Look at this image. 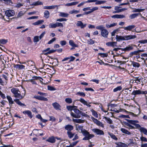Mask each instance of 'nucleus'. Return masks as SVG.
Returning a JSON list of instances; mask_svg holds the SVG:
<instances>
[{"label":"nucleus","instance_id":"nucleus-1","mask_svg":"<svg viewBox=\"0 0 147 147\" xmlns=\"http://www.w3.org/2000/svg\"><path fill=\"white\" fill-rule=\"evenodd\" d=\"M129 121L130 123L134 125L136 128L139 129L140 128V130L141 132L147 135V130L144 127H141L139 124H136L137 123H139L138 121Z\"/></svg>","mask_w":147,"mask_h":147},{"label":"nucleus","instance_id":"nucleus-2","mask_svg":"<svg viewBox=\"0 0 147 147\" xmlns=\"http://www.w3.org/2000/svg\"><path fill=\"white\" fill-rule=\"evenodd\" d=\"M84 137L82 139L83 140H89L90 139L94 137V135L90 134L86 130L82 134Z\"/></svg>","mask_w":147,"mask_h":147},{"label":"nucleus","instance_id":"nucleus-3","mask_svg":"<svg viewBox=\"0 0 147 147\" xmlns=\"http://www.w3.org/2000/svg\"><path fill=\"white\" fill-rule=\"evenodd\" d=\"M74 111L75 113L71 112V115L74 118H80L81 117V111L76 109H74Z\"/></svg>","mask_w":147,"mask_h":147},{"label":"nucleus","instance_id":"nucleus-4","mask_svg":"<svg viewBox=\"0 0 147 147\" xmlns=\"http://www.w3.org/2000/svg\"><path fill=\"white\" fill-rule=\"evenodd\" d=\"M5 14L6 16L9 17L14 16L15 13L13 10H8L5 11Z\"/></svg>","mask_w":147,"mask_h":147},{"label":"nucleus","instance_id":"nucleus-5","mask_svg":"<svg viewBox=\"0 0 147 147\" xmlns=\"http://www.w3.org/2000/svg\"><path fill=\"white\" fill-rule=\"evenodd\" d=\"M121 7L120 6H115V7L114 9L115 10V11H113V13H119L123 11L126 9H127L125 8H123L121 9H119Z\"/></svg>","mask_w":147,"mask_h":147},{"label":"nucleus","instance_id":"nucleus-6","mask_svg":"<svg viewBox=\"0 0 147 147\" xmlns=\"http://www.w3.org/2000/svg\"><path fill=\"white\" fill-rule=\"evenodd\" d=\"M125 120L127 122H125V124L126 125L128 126L129 127V128H128L127 127H125L127 129H135V128L133 126L131 125L130 124L133 125V124L129 122V121H137L136 120H132L130 119H125Z\"/></svg>","mask_w":147,"mask_h":147},{"label":"nucleus","instance_id":"nucleus-7","mask_svg":"<svg viewBox=\"0 0 147 147\" xmlns=\"http://www.w3.org/2000/svg\"><path fill=\"white\" fill-rule=\"evenodd\" d=\"M92 131L97 135H104V131L99 129L95 128L92 129Z\"/></svg>","mask_w":147,"mask_h":147},{"label":"nucleus","instance_id":"nucleus-8","mask_svg":"<svg viewBox=\"0 0 147 147\" xmlns=\"http://www.w3.org/2000/svg\"><path fill=\"white\" fill-rule=\"evenodd\" d=\"M76 25L78 27H80L82 29L84 28L86 26V24H84L81 21H78Z\"/></svg>","mask_w":147,"mask_h":147},{"label":"nucleus","instance_id":"nucleus-9","mask_svg":"<svg viewBox=\"0 0 147 147\" xmlns=\"http://www.w3.org/2000/svg\"><path fill=\"white\" fill-rule=\"evenodd\" d=\"M74 126L70 124H68L66 125L65 127V129L67 131H71L74 129Z\"/></svg>","mask_w":147,"mask_h":147},{"label":"nucleus","instance_id":"nucleus-10","mask_svg":"<svg viewBox=\"0 0 147 147\" xmlns=\"http://www.w3.org/2000/svg\"><path fill=\"white\" fill-rule=\"evenodd\" d=\"M136 37V36L135 35H129L125 36V40H128L133 39Z\"/></svg>","mask_w":147,"mask_h":147},{"label":"nucleus","instance_id":"nucleus-11","mask_svg":"<svg viewBox=\"0 0 147 147\" xmlns=\"http://www.w3.org/2000/svg\"><path fill=\"white\" fill-rule=\"evenodd\" d=\"M109 32L108 30L105 29L102 30L101 32V34L103 37L107 38Z\"/></svg>","mask_w":147,"mask_h":147},{"label":"nucleus","instance_id":"nucleus-12","mask_svg":"<svg viewBox=\"0 0 147 147\" xmlns=\"http://www.w3.org/2000/svg\"><path fill=\"white\" fill-rule=\"evenodd\" d=\"M23 113L25 115H27L30 119H31L33 117L32 112L29 110L24 111L23 112Z\"/></svg>","mask_w":147,"mask_h":147},{"label":"nucleus","instance_id":"nucleus-13","mask_svg":"<svg viewBox=\"0 0 147 147\" xmlns=\"http://www.w3.org/2000/svg\"><path fill=\"white\" fill-rule=\"evenodd\" d=\"M34 98L41 100L47 101L48 100L47 98L39 96H35Z\"/></svg>","mask_w":147,"mask_h":147},{"label":"nucleus","instance_id":"nucleus-14","mask_svg":"<svg viewBox=\"0 0 147 147\" xmlns=\"http://www.w3.org/2000/svg\"><path fill=\"white\" fill-rule=\"evenodd\" d=\"M25 95V94H24L23 96L21 95V94H20V91H19L14 95V96L15 97L19 98L20 99H21L24 98Z\"/></svg>","mask_w":147,"mask_h":147},{"label":"nucleus","instance_id":"nucleus-15","mask_svg":"<svg viewBox=\"0 0 147 147\" xmlns=\"http://www.w3.org/2000/svg\"><path fill=\"white\" fill-rule=\"evenodd\" d=\"M117 42H110L106 43V45L108 46H111L112 47H117Z\"/></svg>","mask_w":147,"mask_h":147},{"label":"nucleus","instance_id":"nucleus-16","mask_svg":"<svg viewBox=\"0 0 147 147\" xmlns=\"http://www.w3.org/2000/svg\"><path fill=\"white\" fill-rule=\"evenodd\" d=\"M67 134L68 137L69 139H71L75 135V133L74 132H72L71 131H67Z\"/></svg>","mask_w":147,"mask_h":147},{"label":"nucleus","instance_id":"nucleus-17","mask_svg":"<svg viewBox=\"0 0 147 147\" xmlns=\"http://www.w3.org/2000/svg\"><path fill=\"white\" fill-rule=\"evenodd\" d=\"M78 101H80L84 105L87 106L88 107H91V105L89 104H88L87 101H85L84 99L82 98H80V99L78 100Z\"/></svg>","mask_w":147,"mask_h":147},{"label":"nucleus","instance_id":"nucleus-18","mask_svg":"<svg viewBox=\"0 0 147 147\" xmlns=\"http://www.w3.org/2000/svg\"><path fill=\"white\" fill-rule=\"evenodd\" d=\"M134 47L132 45H129L125 48L123 49V51H129L132 50Z\"/></svg>","mask_w":147,"mask_h":147},{"label":"nucleus","instance_id":"nucleus-19","mask_svg":"<svg viewBox=\"0 0 147 147\" xmlns=\"http://www.w3.org/2000/svg\"><path fill=\"white\" fill-rule=\"evenodd\" d=\"M52 105L56 110H60L61 106L58 103L55 102L53 103Z\"/></svg>","mask_w":147,"mask_h":147},{"label":"nucleus","instance_id":"nucleus-20","mask_svg":"<svg viewBox=\"0 0 147 147\" xmlns=\"http://www.w3.org/2000/svg\"><path fill=\"white\" fill-rule=\"evenodd\" d=\"M14 101L18 105L21 107L26 106V105L22 103L18 99H15L14 100Z\"/></svg>","mask_w":147,"mask_h":147},{"label":"nucleus","instance_id":"nucleus-21","mask_svg":"<svg viewBox=\"0 0 147 147\" xmlns=\"http://www.w3.org/2000/svg\"><path fill=\"white\" fill-rule=\"evenodd\" d=\"M116 39L117 41L119 42L121 40H125V36H118L117 35L116 36Z\"/></svg>","mask_w":147,"mask_h":147},{"label":"nucleus","instance_id":"nucleus-22","mask_svg":"<svg viewBox=\"0 0 147 147\" xmlns=\"http://www.w3.org/2000/svg\"><path fill=\"white\" fill-rule=\"evenodd\" d=\"M57 5H51L50 6H45L43 7V9H55L56 7H57Z\"/></svg>","mask_w":147,"mask_h":147},{"label":"nucleus","instance_id":"nucleus-23","mask_svg":"<svg viewBox=\"0 0 147 147\" xmlns=\"http://www.w3.org/2000/svg\"><path fill=\"white\" fill-rule=\"evenodd\" d=\"M121 131L122 133L128 135H130L131 134V133L125 128H121Z\"/></svg>","mask_w":147,"mask_h":147},{"label":"nucleus","instance_id":"nucleus-24","mask_svg":"<svg viewBox=\"0 0 147 147\" xmlns=\"http://www.w3.org/2000/svg\"><path fill=\"white\" fill-rule=\"evenodd\" d=\"M76 130L78 131H81V132L82 134L86 130L83 128L82 126L79 125L76 127Z\"/></svg>","mask_w":147,"mask_h":147},{"label":"nucleus","instance_id":"nucleus-25","mask_svg":"<svg viewBox=\"0 0 147 147\" xmlns=\"http://www.w3.org/2000/svg\"><path fill=\"white\" fill-rule=\"evenodd\" d=\"M46 140L47 141L51 143H55L56 141L54 137L53 136L49 138Z\"/></svg>","mask_w":147,"mask_h":147},{"label":"nucleus","instance_id":"nucleus-26","mask_svg":"<svg viewBox=\"0 0 147 147\" xmlns=\"http://www.w3.org/2000/svg\"><path fill=\"white\" fill-rule=\"evenodd\" d=\"M14 67L17 69H24L25 66L22 65L16 64L15 65Z\"/></svg>","mask_w":147,"mask_h":147},{"label":"nucleus","instance_id":"nucleus-27","mask_svg":"<svg viewBox=\"0 0 147 147\" xmlns=\"http://www.w3.org/2000/svg\"><path fill=\"white\" fill-rule=\"evenodd\" d=\"M7 98L8 100L9 105H11L12 104H14V102L11 96H7Z\"/></svg>","mask_w":147,"mask_h":147},{"label":"nucleus","instance_id":"nucleus-28","mask_svg":"<svg viewBox=\"0 0 147 147\" xmlns=\"http://www.w3.org/2000/svg\"><path fill=\"white\" fill-rule=\"evenodd\" d=\"M141 94V91L140 90H134L131 93L132 95H136Z\"/></svg>","mask_w":147,"mask_h":147},{"label":"nucleus","instance_id":"nucleus-29","mask_svg":"<svg viewBox=\"0 0 147 147\" xmlns=\"http://www.w3.org/2000/svg\"><path fill=\"white\" fill-rule=\"evenodd\" d=\"M135 27V26L134 25H130L126 27H124L123 28L125 30H130L134 28Z\"/></svg>","mask_w":147,"mask_h":147},{"label":"nucleus","instance_id":"nucleus-30","mask_svg":"<svg viewBox=\"0 0 147 147\" xmlns=\"http://www.w3.org/2000/svg\"><path fill=\"white\" fill-rule=\"evenodd\" d=\"M140 13H133L129 16V18L131 19H133L138 16L139 15H141Z\"/></svg>","mask_w":147,"mask_h":147},{"label":"nucleus","instance_id":"nucleus-31","mask_svg":"<svg viewBox=\"0 0 147 147\" xmlns=\"http://www.w3.org/2000/svg\"><path fill=\"white\" fill-rule=\"evenodd\" d=\"M69 44L74 47H78V45L75 44L73 40H70L69 41Z\"/></svg>","mask_w":147,"mask_h":147},{"label":"nucleus","instance_id":"nucleus-32","mask_svg":"<svg viewBox=\"0 0 147 147\" xmlns=\"http://www.w3.org/2000/svg\"><path fill=\"white\" fill-rule=\"evenodd\" d=\"M44 17L46 18L47 19L49 17L50 13L48 10H45L44 12Z\"/></svg>","mask_w":147,"mask_h":147},{"label":"nucleus","instance_id":"nucleus-33","mask_svg":"<svg viewBox=\"0 0 147 147\" xmlns=\"http://www.w3.org/2000/svg\"><path fill=\"white\" fill-rule=\"evenodd\" d=\"M69 14L67 13L62 12H60L59 14V16H60L63 17H67L69 16Z\"/></svg>","mask_w":147,"mask_h":147},{"label":"nucleus","instance_id":"nucleus-34","mask_svg":"<svg viewBox=\"0 0 147 147\" xmlns=\"http://www.w3.org/2000/svg\"><path fill=\"white\" fill-rule=\"evenodd\" d=\"M117 24V23H113L111 24H106V26L107 28H110L116 26Z\"/></svg>","mask_w":147,"mask_h":147},{"label":"nucleus","instance_id":"nucleus-35","mask_svg":"<svg viewBox=\"0 0 147 147\" xmlns=\"http://www.w3.org/2000/svg\"><path fill=\"white\" fill-rule=\"evenodd\" d=\"M131 65H132L134 67H139L140 66V64L134 61H132Z\"/></svg>","mask_w":147,"mask_h":147},{"label":"nucleus","instance_id":"nucleus-36","mask_svg":"<svg viewBox=\"0 0 147 147\" xmlns=\"http://www.w3.org/2000/svg\"><path fill=\"white\" fill-rule=\"evenodd\" d=\"M96 5H100L105 3L106 1H98V0H96Z\"/></svg>","mask_w":147,"mask_h":147},{"label":"nucleus","instance_id":"nucleus-37","mask_svg":"<svg viewBox=\"0 0 147 147\" xmlns=\"http://www.w3.org/2000/svg\"><path fill=\"white\" fill-rule=\"evenodd\" d=\"M108 134L111 138L115 140H117L118 138L116 137L115 136L113 133L109 132L108 133Z\"/></svg>","mask_w":147,"mask_h":147},{"label":"nucleus","instance_id":"nucleus-38","mask_svg":"<svg viewBox=\"0 0 147 147\" xmlns=\"http://www.w3.org/2000/svg\"><path fill=\"white\" fill-rule=\"evenodd\" d=\"M55 52V50H53L52 49L51 50L49 51L46 53H43L42 52V53H41V55L44 54L45 55H47L48 54H51V53H54Z\"/></svg>","mask_w":147,"mask_h":147},{"label":"nucleus","instance_id":"nucleus-39","mask_svg":"<svg viewBox=\"0 0 147 147\" xmlns=\"http://www.w3.org/2000/svg\"><path fill=\"white\" fill-rule=\"evenodd\" d=\"M44 22V21L43 20H39L37 21L36 22L33 23V24L36 25H38Z\"/></svg>","mask_w":147,"mask_h":147},{"label":"nucleus","instance_id":"nucleus-40","mask_svg":"<svg viewBox=\"0 0 147 147\" xmlns=\"http://www.w3.org/2000/svg\"><path fill=\"white\" fill-rule=\"evenodd\" d=\"M145 10L144 9H135L132 11L133 12H140L144 11Z\"/></svg>","mask_w":147,"mask_h":147},{"label":"nucleus","instance_id":"nucleus-41","mask_svg":"<svg viewBox=\"0 0 147 147\" xmlns=\"http://www.w3.org/2000/svg\"><path fill=\"white\" fill-rule=\"evenodd\" d=\"M11 92L14 94V95L16 94L19 90L18 89L16 88H13L11 90Z\"/></svg>","mask_w":147,"mask_h":147},{"label":"nucleus","instance_id":"nucleus-42","mask_svg":"<svg viewBox=\"0 0 147 147\" xmlns=\"http://www.w3.org/2000/svg\"><path fill=\"white\" fill-rule=\"evenodd\" d=\"M104 117L105 118V120L107 121V123L109 124H112L113 121L111 119L109 118Z\"/></svg>","mask_w":147,"mask_h":147},{"label":"nucleus","instance_id":"nucleus-43","mask_svg":"<svg viewBox=\"0 0 147 147\" xmlns=\"http://www.w3.org/2000/svg\"><path fill=\"white\" fill-rule=\"evenodd\" d=\"M42 4V2L39 1H37L34 2L32 4V5L36 6L39 5H41Z\"/></svg>","mask_w":147,"mask_h":147},{"label":"nucleus","instance_id":"nucleus-44","mask_svg":"<svg viewBox=\"0 0 147 147\" xmlns=\"http://www.w3.org/2000/svg\"><path fill=\"white\" fill-rule=\"evenodd\" d=\"M24 13H23V12L22 11H20L18 13L17 15V16L16 17H14L13 18H19L21 17L22 16H23L24 15Z\"/></svg>","mask_w":147,"mask_h":147},{"label":"nucleus","instance_id":"nucleus-45","mask_svg":"<svg viewBox=\"0 0 147 147\" xmlns=\"http://www.w3.org/2000/svg\"><path fill=\"white\" fill-rule=\"evenodd\" d=\"M79 10H77L75 9H73L71 11H70L69 12V13L70 14H73L74 13L75 14H76L77 13H79L80 12Z\"/></svg>","mask_w":147,"mask_h":147},{"label":"nucleus","instance_id":"nucleus-46","mask_svg":"<svg viewBox=\"0 0 147 147\" xmlns=\"http://www.w3.org/2000/svg\"><path fill=\"white\" fill-rule=\"evenodd\" d=\"M138 53H139L138 50H137L131 52L129 54V55L131 57L134 55H138Z\"/></svg>","mask_w":147,"mask_h":147},{"label":"nucleus","instance_id":"nucleus-47","mask_svg":"<svg viewBox=\"0 0 147 147\" xmlns=\"http://www.w3.org/2000/svg\"><path fill=\"white\" fill-rule=\"evenodd\" d=\"M98 55L102 57H107L108 55L107 53H98Z\"/></svg>","mask_w":147,"mask_h":147},{"label":"nucleus","instance_id":"nucleus-48","mask_svg":"<svg viewBox=\"0 0 147 147\" xmlns=\"http://www.w3.org/2000/svg\"><path fill=\"white\" fill-rule=\"evenodd\" d=\"M91 111L92 112V115L95 117H98V115L97 114V112L94 111L93 109H92L91 110Z\"/></svg>","mask_w":147,"mask_h":147},{"label":"nucleus","instance_id":"nucleus-49","mask_svg":"<svg viewBox=\"0 0 147 147\" xmlns=\"http://www.w3.org/2000/svg\"><path fill=\"white\" fill-rule=\"evenodd\" d=\"M76 94L77 95H80L81 96L83 97L85 96L86 95L85 94L84 92H77V93H76Z\"/></svg>","mask_w":147,"mask_h":147},{"label":"nucleus","instance_id":"nucleus-50","mask_svg":"<svg viewBox=\"0 0 147 147\" xmlns=\"http://www.w3.org/2000/svg\"><path fill=\"white\" fill-rule=\"evenodd\" d=\"M47 88L48 90L50 91H53L56 90V89L54 87L49 86H48Z\"/></svg>","mask_w":147,"mask_h":147},{"label":"nucleus","instance_id":"nucleus-51","mask_svg":"<svg viewBox=\"0 0 147 147\" xmlns=\"http://www.w3.org/2000/svg\"><path fill=\"white\" fill-rule=\"evenodd\" d=\"M49 27L51 28H55L56 27V24L52 23H50L49 25Z\"/></svg>","mask_w":147,"mask_h":147},{"label":"nucleus","instance_id":"nucleus-52","mask_svg":"<svg viewBox=\"0 0 147 147\" xmlns=\"http://www.w3.org/2000/svg\"><path fill=\"white\" fill-rule=\"evenodd\" d=\"M75 122L78 123H84V121L79 119H75Z\"/></svg>","mask_w":147,"mask_h":147},{"label":"nucleus","instance_id":"nucleus-53","mask_svg":"<svg viewBox=\"0 0 147 147\" xmlns=\"http://www.w3.org/2000/svg\"><path fill=\"white\" fill-rule=\"evenodd\" d=\"M78 142V141H76L73 142L72 143L70 144L69 146H67L66 147H73L77 144Z\"/></svg>","mask_w":147,"mask_h":147},{"label":"nucleus","instance_id":"nucleus-54","mask_svg":"<svg viewBox=\"0 0 147 147\" xmlns=\"http://www.w3.org/2000/svg\"><path fill=\"white\" fill-rule=\"evenodd\" d=\"M96 28L97 29L100 30L101 31L102 30H103V29H104V28H105L104 27H103V26L102 25H101L100 26H97L96 27Z\"/></svg>","mask_w":147,"mask_h":147},{"label":"nucleus","instance_id":"nucleus-55","mask_svg":"<svg viewBox=\"0 0 147 147\" xmlns=\"http://www.w3.org/2000/svg\"><path fill=\"white\" fill-rule=\"evenodd\" d=\"M65 102L69 104H70L72 103V100L71 98H67L65 99Z\"/></svg>","mask_w":147,"mask_h":147},{"label":"nucleus","instance_id":"nucleus-56","mask_svg":"<svg viewBox=\"0 0 147 147\" xmlns=\"http://www.w3.org/2000/svg\"><path fill=\"white\" fill-rule=\"evenodd\" d=\"M122 89V87L121 86H119L113 89L114 92H116Z\"/></svg>","mask_w":147,"mask_h":147},{"label":"nucleus","instance_id":"nucleus-57","mask_svg":"<svg viewBox=\"0 0 147 147\" xmlns=\"http://www.w3.org/2000/svg\"><path fill=\"white\" fill-rule=\"evenodd\" d=\"M39 36H36L34 38V42H37L39 41Z\"/></svg>","mask_w":147,"mask_h":147},{"label":"nucleus","instance_id":"nucleus-58","mask_svg":"<svg viewBox=\"0 0 147 147\" xmlns=\"http://www.w3.org/2000/svg\"><path fill=\"white\" fill-rule=\"evenodd\" d=\"M140 140L142 142H147V139L143 136H141L140 138Z\"/></svg>","mask_w":147,"mask_h":147},{"label":"nucleus","instance_id":"nucleus-59","mask_svg":"<svg viewBox=\"0 0 147 147\" xmlns=\"http://www.w3.org/2000/svg\"><path fill=\"white\" fill-rule=\"evenodd\" d=\"M32 78L34 80H40V79L42 80H43V79H42V78L40 77L34 76L32 77Z\"/></svg>","mask_w":147,"mask_h":147},{"label":"nucleus","instance_id":"nucleus-60","mask_svg":"<svg viewBox=\"0 0 147 147\" xmlns=\"http://www.w3.org/2000/svg\"><path fill=\"white\" fill-rule=\"evenodd\" d=\"M96 125L99 126L101 127H104V124L103 123H102V122H100L99 121H98Z\"/></svg>","mask_w":147,"mask_h":147},{"label":"nucleus","instance_id":"nucleus-61","mask_svg":"<svg viewBox=\"0 0 147 147\" xmlns=\"http://www.w3.org/2000/svg\"><path fill=\"white\" fill-rule=\"evenodd\" d=\"M67 20L64 18H61L60 19H57L56 20L58 22H63L64 21H66Z\"/></svg>","mask_w":147,"mask_h":147},{"label":"nucleus","instance_id":"nucleus-62","mask_svg":"<svg viewBox=\"0 0 147 147\" xmlns=\"http://www.w3.org/2000/svg\"><path fill=\"white\" fill-rule=\"evenodd\" d=\"M7 42V40L4 39H1L0 40V42L1 44H5Z\"/></svg>","mask_w":147,"mask_h":147},{"label":"nucleus","instance_id":"nucleus-63","mask_svg":"<svg viewBox=\"0 0 147 147\" xmlns=\"http://www.w3.org/2000/svg\"><path fill=\"white\" fill-rule=\"evenodd\" d=\"M27 81L28 82H31L33 84H37L36 82L35 81H34V80L33 79H30Z\"/></svg>","mask_w":147,"mask_h":147},{"label":"nucleus","instance_id":"nucleus-64","mask_svg":"<svg viewBox=\"0 0 147 147\" xmlns=\"http://www.w3.org/2000/svg\"><path fill=\"white\" fill-rule=\"evenodd\" d=\"M56 39L55 38H52L51 40H50L48 43V44H50L52 43L53 42L55 41Z\"/></svg>","mask_w":147,"mask_h":147}]
</instances>
